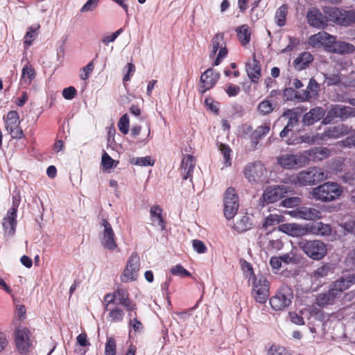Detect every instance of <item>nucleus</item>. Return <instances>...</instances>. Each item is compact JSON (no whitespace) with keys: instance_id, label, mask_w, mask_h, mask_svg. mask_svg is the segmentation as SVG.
Returning a JSON list of instances; mask_svg holds the SVG:
<instances>
[{"instance_id":"nucleus-1","label":"nucleus","mask_w":355,"mask_h":355,"mask_svg":"<svg viewBox=\"0 0 355 355\" xmlns=\"http://www.w3.org/2000/svg\"><path fill=\"white\" fill-rule=\"evenodd\" d=\"M342 193L343 189L338 183L327 182L313 188L310 194L315 200L327 202L337 200Z\"/></svg>"},{"instance_id":"nucleus-2","label":"nucleus","mask_w":355,"mask_h":355,"mask_svg":"<svg viewBox=\"0 0 355 355\" xmlns=\"http://www.w3.org/2000/svg\"><path fill=\"white\" fill-rule=\"evenodd\" d=\"M299 248L303 252L313 260L320 261L327 253V248L324 243L320 240H304L298 243Z\"/></svg>"},{"instance_id":"nucleus-3","label":"nucleus","mask_w":355,"mask_h":355,"mask_svg":"<svg viewBox=\"0 0 355 355\" xmlns=\"http://www.w3.org/2000/svg\"><path fill=\"white\" fill-rule=\"evenodd\" d=\"M104 302L105 310H110L112 304H121L130 312L136 309L135 304L129 299L128 291L123 288H118L113 293L107 294L104 297Z\"/></svg>"},{"instance_id":"nucleus-4","label":"nucleus","mask_w":355,"mask_h":355,"mask_svg":"<svg viewBox=\"0 0 355 355\" xmlns=\"http://www.w3.org/2000/svg\"><path fill=\"white\" fill-rule=\"evenodd\" d=\"M248 281L252 282V295L255 301L260 304H264L269 297L270 284L263 276L257 277L254 274L248 277Z\"/></svg>"},{"instance_id":"nucleus-5","label":"nucleus","mask_w":355,"mask_h":355,"mask_svg":"<svg viewBox=\"0 0 355 355\" xmlns=\"http://www.w3.org/2000/svg\"><path fill=\"white\" fill-rule=\"evenodd\" d=\"M218 51L217 56L214 62V66H218L227 55L226 42L223 33L216 34L211 40V49L209 56H214Z\"/></svg>"},{"instance_id":"nucleus-6","label":"nucleus","mask_w":355,"mask_h":355,"mask_svg":"<svg viewBox=\"0 0 355 355\" xmlns=\"http://www.w3.org/2000/svg\"><path fill=\"white\" fill-rule=\"evenodd\" d=\"M293 299V293L288 286H282L279 291L270 299V304L275 311H282L289 306Z\"/></svg>"},{"instance_id":"nucleus-7","label":"nucleus","mask_w":355,"mask_h":355,"mask_svg":"<svg viewBox=\"0 0 355 355\" xmlns=\"http://www.w3.org/2000/svg\"><path fill=\"white\" fill-rule=\"evenodd\" d=\"M140 258L137 253H132L127 261L126 266L121 275L123 282L136 281L139 276Z\"/></svg>"},{"instance_id":"nucleus-8","label":"nucleus","mask_w":355,"mask_h":355,"mask_svg":"<svg viewBox=\"0 0 355 355\" xmlns=\"http://www.w3.org/2000/svg\"><path fill=\"white\" fill-rule=\"evenodd\" d=\"M223 202L224 215L227 219L230 220L236 215L239 207V197L234 188L229 187L226 189Z\"/></svg>"},{"instance_id":"nucleus-9","label":"nucleus","mask_w":355,"mask_h":355,"mask_svg":"<svg viewBox=\"0 0 355 355\" xmlns=\"http://www.w3.org/2000/svg\"><path fill=\"white\" fill-rule=\"evenodd\" d=\"M277 163L285 169H297L306 165L303 152L298 154H282L277 159Z\"/></svg>"},{"instance_id":"nucleus-10","label":"nucleus","mask_w":355,"mask_h":355,"mask_svg":"<svg viewBox=\"0 0 355 355\" xmlns=\"http://www.w3.org/2000/svg\"><path fill=\"white\" fill-rule=\"evenodd\" d=\"M5 128L13 139H21L24 132L20 127V119L19 114L14 110L8 112L4 117Z\"/></svg>"},{"instance_id":"nucleus-11","label":"nucleus","mask_w":355,"mask_h":355,"mask_svg":"<svg viewBox=\"0 0 355 355\" xmlns=\"http://www.w3.org/2000/svg\"><path fill=\"white\" fill-rule=\"evenodd\" d=\"M101 225L103 227L101 234V244L105 249L113 251L117 248V243L112 225L105 219L101 220Z\"/></svg>"},{"instance_id":"nucleus-12","label":"nucleus","mask_w":355,"mask_h":355,"mask_svg":"<svg viewBox=\"0 0 355 355\" xmlns=\"http://www.w3.org/2000/svg\"><path fill=\"white\" fill-rule=\"evenodd\" d=\"M349 116H355V107L342 105H333L331 106L322 122L324 124H327L331 123L334 118L345 119Z\"/></svg>"},{"instance_id":"nucleus-13","label":"nucleus","mask_w":355,"mask_h":355,"mask_svg":"<svg viewBox=\"0 0 355 355\" xmlns=\"http://www.w3.org/2000/svg\"><path fill=\"white\" fill-rule=\"evenodd\" d=\"M30 331L26 327H18L15 333V340L17 350L21 354H26L29 352L32 345L30 337Z\"/></svg>"},{"instance_id":"nucleus-14","label":"nucleus","mask_w":355,"mask_h":355,"mask_svg":"<svg viewBox=\"0 0 355 355\" xmlns=\"http://www.w3.org/2000/svg\"><path fill=\"white\" fill-rule=\"evenodd\" d=\"M244 175L250 182H259L266 179L267 171L261 163L257 162L248 165Z\"/></svg>"},{"instance_id":"nucleus-15","label":"nucleus","mask_w":355,"mask_h":355,"mask_svg":"<svg viewBox=\"0 0 355 355\" xmlns=\"http://www.w3.org/2000/svg\"><path fill=\"white\" fill-rule=\"evenodd\" d=\"M288 192V187L284 185H278L267 187L262 195L261 200L265 203H272L285 197Z\"/></svg>"},{"instance_id":"nucleus-16","label":"nucleus","mask_w":355,"mask_h":355,"mask_svg":"<svg viewBox=\"0 0 355 355\" xmlns=\"http://www.w3.org/2000/svg\"><path fill=\"white\" fill-rule=\"evenodd\" d=\"M17 206V203H15L14 200L12 207L8 209L6 216L3 220L5 233L10 236H13L15 232Z\"/></svg>"},{"instance_id":"nucleus-17","label":"nucleus","mask_w":355,"mask_h":355,"mask_svg":"<svg viewBox=\"0 0 355 355\" xmlns=\"http://www.w3.org/2000/svg\"><path fill=\"white\" fill-rule=\"evenodd\" d=\"M219 78L220 74L214 71L212 68L207 69L200 76V92L203 94L212 88Z\"/></svg>"},{"instance_id":"nucleus-18","label":"nucleus","mask_w":355,"mask_h":355,"mask_svg":"<svg viewBox=\"0 0 355 355\" xmlns=\"http://www.w3.org/2000/svg\"><path fill=\"white\" fill-rule=\"evenodd\" d=\"M354 284H355V274H349L334 282L331 286V289L339 298L343 292Z\"/></svg>"},{"instance_id":"nucleus-19","label":"nucleus","mask_w":355,"mask_h":355,"mask_svg":"<svg viewBox=\"0 0 355 355\" xmlns=\"http://www.w3.org/2000/svg\"><path fill=\"white\" fill-rule=\"evenodd\" d=\"M327 50L329 52L338 54H347L355 51V47L352 44L344 41H337L334 36H332L329 41Z\"/></svg>"},{"instance_id":"nucleus-20","label":"nucleus","mask_w":355,"mask_h":355,"mask_svg":"<svg viewBox=\"0 0 355 355\" xmlns=\"http://www.w3.org/2000/svg\"><path fill=\"white\" fill-rule=\"evenodd\" d=\"M308 22L311 26L324 28L327 25V16L323 15L318 8H310L306 14Z\"/></svg>"},{"instance_id":"nucleus-21","label":"nucleus","mask_w":355,"mask_h":355,"mask_svg":"<svg viewBox=\"0 0 355 355\" xmlns=\"http://www.w3.org/2000/svg\"><path fill=\"white\" fill-rule=\"evenodd\" d=\"M294 218L304 220H316L320 218L321 213L318 209L309 207H300L289 212Z\"/></svg>"},{"instance_id":"nucleus-22","label":"nucleus","mask_w":355,"mask_h":355,"mask_svg":"<svg viewBox=\"0 0 355 355\" xmlns=\"http://www.w3.org/2000/svg\"><path fill=\"white\" fill-rule=\"evenodd\" d=\"M279 230L291 236L308 235V224L302 225L297 223H284L279 226Z\"/></svg>"},{"instance_id":"nucleus-23","label":"nucleus","mask_w":355,"mask_h":355,"mask_svg":"<svg viewBox=\"0 0 355 355\" xmlns=\"http://www.w3.org/2000/svg\"><path fill=\"white\" fill-rule=\"evenodd\" d=\"M304 158H306V164L309 162H319L327 158L329 156L330 151L325 147H314L310 150L303 151Z\"/></svg>"},{"instance_id":"nucleus-24","label":"nucleus","mask_w":355,"mask_h":355,"mask_svg":"<svg viewBox=\"0 0 355 355\" xmlns=\"http://www.w3.org/2000/svg\"><path fill=\"white\" fill-rule=\"evenodd\" d=\"M349 128L347 126L341 124L338 126L329 127L324 130L320 137V140L327 139H337L347 134Z\"/></svg>"},{"instance_id":"nucleus-25","label":"nucleus","mask_w":355,"mask_h":355,"mask_svg":"<svg viewBox=\"0 0 355 355\" xmlns=\"http://www.w3.org/2000/svg\"><path fill=\"white\" fill-rule=\"evenodd\" d=\"M196 166L195 158L189 155H185L181 163V174L184 180L190 178L191 180L192 173Z\"/></svg>"},{"instance_id":"nucleus-26","label":"nucleus","mask_w":355,"mask_h":355,"mask_svg":"<svg viewBox=\"0 0 355 355\" xmlns=\"http://www.w3.org/2000/svg\"><path fill=\"white\" fill-rule=\"evenodd\" d=\"M333 35L322 31L317 34L311 35L308 40L309 44L313 47H320L323 46L326 50H327V46L329 45V41Z\"/></svg>"},{"instance_id":"nucleus-27","label":"nucleus","mask_w":355,"mask_h":355,"mask_svg":"<svg viewBox=\"0 0 355 355\" xmlns=\"http://www.w3.org/2000/svg\"><path fill=\"white\" fill-rule=\"evenodd\" d=\"M326 15H328L327 19L338 24L346 25V12H343L338 8H328L325 10Z\"/></svg>"},{"instance_id":"nucleus-28","label":"nucleus","mask_w":355,"mask_h":355,"mask_svg":"<svg viewBox=\"0 0 355 355\" xmlns=\"http://www.w3.org/2000/svg\"><path fill=\"white\" fill-rule=\"evenodd\" d=\"M331 227L328 224H324L321 222L308 224V234L328 236L331 234Z\"/></svg>"},{"instance_id":"nucleus-29","label":"nucleus","mask_w":355,"mask_h":355,"mask_svg":"<svg viewBox=\"0 0 355 355\" xmlns=\"http://www.w3.org/2000/svg\"><path fill=\"white\" fill-rule=\"evenodd\" d=\"M319 88L318 83L313 78H311L306 90L298 95L299 99L302 101H306L315 97L318 94Z\"/></svg>"},{"instance_id":"nucleus-30","label":"nucleus","mask_w":355,"mask_h":355,"mask_svg":"<svg viewBox=\"0 0 355 355\" xmlns=\"http://www.w3.org/2000/svg\"><path fill=\"white\" fill-rule=\"evenodd\" d=\"M330 272H332V268L329 264H323L315 270L311 276L312 284H316L318 286L321 284V279L325 278Z\"/></svg>"},{"instance_id":"nucleus-31","label":"nucleus","mask_w":355,"mask_h":355,"mask_svg":"<svg viewBox=\"0 0 355 355\" xmlns=\"http://www.w3.org/2000/svg\"><path fill=\"white\" fill-rule=\"evenodd\" d=\"M162 209L159 205H153L150 209V216L152 224L154 226L159 227L161 230L166 227L165 222L162 216Z\"/></svg>"},{"instance_id":"nucleus-32","label":"nucleus","mask_w":355,"mask_h":355,"mask_svg":"<svg viewBox=\"0 0 355 355\" xmlns=\"http://www.w3.org/2000/svg\"><path fill=\"white\" fill-rule=\"evenodd\" d=\"M324 115V110L320 107H316L304 115L303 122L305 125H310L320 120Z\"/></svg>"},{"instance_id":"nucleus-33","label":"nucleus","mask_w":355,"mask_h":355,"mask_svg":"<svg viewBox=\"0 0 355 355\" xmlns=\"http://www.w3.org/2000/svg\"><path fill=\"white\" fill-rule=\"evenodd\" d=\"M246 71L249 78L254 83H257L261 76V66L254 58L246 64Z\"/></svg>"},{"instance_id":"nucleus-34","label":"nucleus","mask_w":355,"mask_h":355,"mask_svg":"<svg viewBox=\"0 0 355 355\" xmlns=\"http://www.w3.org/2000/svg\"><path fill=\"white\" fill-rule=\"evenodd\" d=\"M314 185L329 178V173L322 168L311 167L308 168Z\"/></svg>"},{"instance_id":"nucleus-35","label":"nucleus","mask_w":355,"mask_h":355,"mask_svg":"<svg viewBox=\"0 0 355 355\" xmlns=\"http://www.w3.org/2000/svg\"><path fill=\"white\" fill-rule=\"evenodd\" d=\"M40 28V25L39 24H35L27 28V31L24 37V45L25 49H28L36 39Z\"/></svg>"},{"instance_id":"nucleus-36","label":"nucleus","mask_w":355,"mask_h":355,"mask_svg":"<svg viewBox=\"0 0 355 355\" xmlns=\"http://www.w3.org/2000/svg\"><path fill=\"white\" fill-rule=\"evenodd\" d=\"M336 298H338L336 294L330 288L328 291L319 294L315 299V303L318 306L323 307L332 304Z\"/></svg>"},{"instance_id":"nucleus-37","label":"nucleus","mask_w":355,"mask_h":355,"mask_svg":"<svg viewBox=\"0 0 355 355\" xmlns=\"http://www.w3.org/2000/svg\"><path fill=\"white\" fill-rule=\"evenodd\" d=\"M35 77V71L33 67L31 64H25L22 68L20 84L28 86Z\"/></svg>"},{"instance_id":"nucleus-38","label":"nucleus","mask_w":355,"mask_h":355,"mask_svg":"<svg viewBox=\"0 0 355 355\" xmlns=\"http://www.w3.org/2000/svg\"><path fill=\"white\" fill-rule=\"evenodd\" d=\"M293 182L301 186H312L314 185L311 175L308 171L303 170L299 172L294 178Z\"/></svg>"},{"instance_id":"nucleus-39","label":"nucleus","mask_w":355,"mask_h":355,"mask_svg":"<svg viewBox=\"0 0 355 355\" xmlns=\"http://www.w3.org/2000/svg\"><path fill=\"white\" fill-rule=\"evenodd\" d=\"M236 32L239 40L243 45H246L250 40V32L249 26L246 24L241 25L236 28Z\"/></svg>"},{"instance_id":"nucleus-40","label":"nucleus","mask_w":355,"mask_h":355,"mask_svg":"<svg viewBox=\"0 0 355 355\" xmlns=\"http://www.w3.org/2000/svg\"><path fill=\"white\" fill-rule=\"evenodd\" d=\"M288 14V7L286 5L281 6L277 10L275 15V24L279 26H284L286 21Z\"/></svg>"},{"instance_id":"nucleus-41","label":"nucleus","mask_w":355,"mask_h":355,"mask_svg":"<svg viewBox=\"0 0 355 355\" xmlns=\"http://www.w3.org/2000/svg\"><path fill=\"white\" fill-rule=\"evenodd\" d=\"M320 135L319 134H317L315 135H305L303 136H301L298 139L292 140L291 139H289L288 141H287V144L288 145H295L301 143H306L309 144H312L320 139Z\"/></svg>"},{"instance_id":"nucleus-42","label":"nucleus","mask_w":355,"mask_h":355,"mask_svg":"<svg viewBox=\"0 0 355 355\" xmlns=\"http://www.w3.org/2000/svg\"><path fill=\"white\" fill-rule=\"evenodd\" d=\"M312 60L313 57L311 54L309 52H304L295 60V67L298 70H301L308 65Z\"/></svg>"},{"instance_id":"nucleus-43","label":"nucleus","mask_w":355,"mask_h":355,"mask_svg":"<svg viewBox=\"0 0 355 355\" xmlns=\"http://www.w3.org/2000/svg\"><path fill=\"white\" fill-rule=\"evenodd\" d=\"M252 223L249 216H243L234 225V228L238 232H245L251 228Z\"/></svg>"},{"instance_id":"nucleus-44","label":"nucleus","mask_w":355,"mask_h":355,"mask_svg":"<svg viewBox=\"0 0 355 355\" xmlns=\"http://www.w3.org/2000/svg\"><path fill=\"white\" fill-rule=\"evenodd\" d=\"M284 220V217L282 215L274 214L268 216L263 223V227L265 228L270 227L279 224Z\"/></svg>"},{"instance_id":"nucleus-45","label":"nucleus","mask_w":355,"mask_h":355,"mask_svg":"<svg viewBox=\"0 0 355 355\" xmlns=\"http://www.w3.org/2000/svg\"><path fill=\"white\" fill-rule=\"evenodd\" d=\"M270 131V124L268 123H265L263 125H259L257 128V129L253 132L252 137L256 140L255 144H257L259 142V140L266 135H267Z\"/></svg>"},{"instance_id":"nucleus-46","label":"nucleus","mask_w":355,"mask_h":355,"mask_svg":"<svg viewBox=\"0 0 355 355\" xmlns=\"http://www.w3.org/2000/svg\"><path fill=\"white\" fill-rule=\"evenodd\" d=\"M109 313V318L112 322H119L122 321L124 317V312L119 307H115L114 309L110 307V309L108 310Z\"/></svg>"},{"instance_id":"nucleus-47","label":"nucleus","mask_w":355,"mask_h":355,"mask_svg":"<svg viewBox=\"0 0 355 355\" xmlns=\"http://www.w3.org/2000/svg\"><path fill=\"white\" fill-rule=\"evenodd\" d=\"M274 105L270 100H264L259 103L257 110L260 114L266 115L272 112L274 110Z\"/></svg>"},{"instance_id":"nucleus-48","label":"nucleus","mask_w":355,"mask_h":355,"mask_svg":"<svg viewBox=\"0 0 355 355\" xmlns=\"http://www.w3.org/2000/svg\"><path fill=\"white\" fill-rule=\"evenodd\" d=\"M131 164L141 166H153L155 161L150 157H133L130 160Z\"/></svg>"},{"instance_id":"nucleus-49","label":"nucleus","mask_w":355,"mask_h":355,"mask_svg":"<svg viewBox=\"0 0 355 355\" xmlns=\"http://www.w3.org/2000/svg\"><path fill=\"white\" fill-rule=\"evenodd\" d=\"M116 346L114 338H107L105 347V355H116Z\"/></svg>"},{"instance_id":"nucleus-50","label":"nucleus","mask_w":355,"mask_h":355,"mask_svg":"<svg viewBox=\"0 0 355 355\" xmlns=\"http://www.w3.org/2000/svg\"><path fill=\"white\" fill-rule=\"evenodd\" d=\"M119 130L124 135L128 134L129 131V119L127 114H123L118 123Z\"/></svg>"},{"instance_id":"nucleus-51","label":"nucleus","mask_w":355,"mask_h":355,"mask_svg":"<svg viewBox=\"0 0 355 355\" xmlns=\"http://www.w3.org/2000/svg\"><path fill=\"white\" fill-rule=\"evenodd\" d=\"M171 272L173 275L180 276V277H189L191 275V273L187 270L184 267L180 264H178L175 266H173L171 269Z\"/></svg>"},{"instance_id":"nucleus-52","label":"nucleus","mask_w":355,"mask_h":355,"mask_svg":"<svg viewBox=\"0 0 355 355\" xmlns=\"http://www.w3.org/2000/svg\"><path fill=\"white\" fill-rule=\"evenodd\" d=\"M268 355H290V354L284 347L272 345L268 350Z\"/></svg>"},{"instance_id":"nucleus-53","label":"nucleus","mask_w":355,"mask_h":355,"mask_svg":"<svg viewBox=\"0 0 355 355\" xmlns=\"http://www.w3.org/2000/svg\"><path fill=\"white\" fill-rule=\"evenodd\" d=\"M94 66L93 62L88 63L85 67L82 68L80 77L82 80H86L89 78L91 73L94 70Z\"/></svg>"},{"instance_id":"nucleus-54","label":"nucleus","mask_w":355,"mask_h":355,"mask_svg":"<svg viewBox=\"0 0 355 355\" xmlns=\"http://www.w3.org/2000/svg\"><path fill=\"white\" fill-rule=\"evenodd\" d=\"M192 246L193 250L199 253V254H204L207 252V248L205 245V244L200 240L194 239L192 241Z\"/></svg>"},{"instance_id":"nucleus-55","label":"nucleus","mask_w":355,"mask_h":355,"mask_svg":"<svg viewBox=\"0 0 355 355\" xmlns=\"http://www.w3.org/2000/svg\"><path fill=\"white\" fill-rule=\"evenodd\" d=\"M122 28H120L110 35H104L102 38V42L104 44L107 45L108 44L114 42L119 35L122 33Z\"/></svg>"},{"instance_id":"nucleus-56","label":"nucleus","mask_w":355,"mask_h":355,"mask_svg":"<svg viewBox=\"0 0 355 355\" xmlns=\"http://www.w3.org/2000/svg\"><path fill=\"white\" fill-rule=\"evenodd\" d=\"M220 150L223 155V157L225 161V164L227 166H230L231 165V162H230L231 149L230 148V147L225 144H220Z\"/></svg>"},{"instance_id":"nucleus-57","label":"nucleus","mask_w":355,"mask_h":355,"mask_svg":"<svg viewBox=\"0 0 355 355\" xmlns=\"http://www.w3.org/2000/svg\"><path fill=\"white\" fill-rule=\"evenodd\" d=\"M99 0H88L84 6L80 8L81 12L93 11L98 6Z\"/></svg>"},{"instance_id":"nucleus-58","label":"nucleus","mask_w":355,"mask_h":355,"mask_svg":"<svg viewBox=\"0 0 355 355\" xmlns=\"http://www.w3.org/2000/svg\"><path fill=\"white\" fill-rule=\"evenodd\" d=\"M324 83L328 86L338 85L340 81V78L338 74L324 75Z\"/></svg>"},{"instance_id":"nucleus-59","label":"nucleus","mask_w":355,"mask_h":355,"mask_svg":"<svg viewBox=\"0 0 355 355\" xmlns=\"http://www.w3.org/2000/svg\"><path fill=\"white\" fill-rule=\"evenodd\" d=\"M300 202V199L297 197H292L286 198L285 200H282L281 204L283 207H293L295 206H297Z\"/></svg>"},{"instance_id":"nucleus-60","label":"nucleus","mask_w":355,"mask_h":355,"mask_svg":"<svg viewBox=\"0 0 355 355\" xmlns=\"http://www.w3.org/2000/svg\"><path fill=\"white\" fill-rule=\"evenodd\" d=\"M101 162L105 169H110L113 166L114 160L107 153H104L102 155Z\"/></svg>"},{"instance_id":"nucleus-61","label":"nucleus","mask_w":355,"mask_h":355,"mask_svg":"<svg viewBox=\"0 0 355 355\" xmlns=\"http://www.w3.org/2000/svg\"><path fill=\"white\" fill-rule=\"evenodd\" d=\"M283 116L289 118V121L285 127L288 128V129H289L291 131L294 125L297 123V119L295 117H292L291 110H287L286 112H285L283 114Z\"/></svg>"},{"instance_id":"nucleus-62","label":"nucleus","mask_w":355,"mask_h":355,"mask_svg":"<svg viewBox=\"0 0 355 355\" xmlns=\"http://www.w3.org/2000/svg\"><path fill=\"white\" fill-rule=\"evenodd\" d=\"M279 257L281 259L282 263L285 264L295 263V254L292 251Z\"/></svg>"},{"instance_id":"nucleus-63","label":"nucleus","mask_w":355,"mask_h":355,"mask_svg":"<svg viewBox=\"0 0 355 355\" xmlns=\"http://www.w3.org/2000/svg\"><path fill=\"white\" fill-rule=\"evenodd\" d=\"M76 94V89L73 87H69L62 90V96L67 100H71Z\"/></svg>"},{"instance_id":"nucleus-64","label":"nucleus","mask_w":355,"mask_h":355,"mask_svg":"<svg viewBox=\"0 0 355 355\" xmlns=\"http://www.w3.org/2000/svg\"><path fill=\"white\" fill-rule=\"evenodd\" d=\"M341 227L348 232H352L355 234V220H350L343 223Z\"/></svg>"}]
</instances>
